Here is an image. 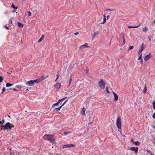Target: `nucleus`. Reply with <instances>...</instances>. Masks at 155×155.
Wrapping results in <instances>:
<instances>
[{"label": "nucleus", "mask_w": 155, "mask_h": 155, "mask_svg": "<svg viewBox=\"0 0 155 155\" xmlns=\"http://www.w3.org/2000/svg\"><path fill=\"white\" fill-rule=\"evenodd\" d=\"M14 127V125L12 124H11L9 122H7L5 124V128L4 129L5 130L9 129H12Z\"/></svg>", "instance_id": "nucleus-1"}, {"label": "nucleus", "mask_w": 155, "mask_h": 155, "mask_svg": "<svg viewBox=\"0 0 155 155\" xmlns=\"http://www.w3.org/2000/svg\"><path fill=\"white\" fill-rule=\"evenodd\" d=\"M98 85L102 89H103L104 88L105 84L102 79H101L99 81L98 83Z\"/></svg>", "instance_id": "nucleus-2"}, {"label": "nucleus", "mask_w": 155, "mask_h": 155, "mask_svg": "<svg viewBox=\"0 0 155 155\" xmlns=\"http://www.w3.org/2000/svg\"><path fill=\"white\" fill-rule=\"evenodd\" d=\"M117 125L118 129L121 128V119L120 117H118L117 120Z\"/></svg>", "instance_id": "nucleus-3"}, {"label": "nucleus", "mask_w": 155, "mask_h": 155, "mask_svg": "<svg viewBox=\"0 0 155 155\" xmlns=\"http://www.w3.org/2000/svg\"><path fill=\"white\" fill-rule=\"evenodd\" d=\"M44 138H47L48 140L51 141H52V139L53 136L50 135L45 134L43 137Z\"/></svg>", "instance_id": "nucleus-4"}, {"label": "nucleus", "mask_w": 155, "mask_h": 155, "mask_svg": "<svg viewBox=\"0 0 155 155\" xmlns=\"http://www.w3.org/2000/svg\"><path fill=\"white\" fill-rule=\"evenodd\" d=\"M75 147V145L74 144H65L63 145V148H70V147Z\"/></svg>", "instance_id": "nucleus-5"}, {"label": "nucleus", "mask_w": 155, "mask_h": 155, "mask_svg": "<svg viewBox=\"0 0 155 155\" xmlns=\"http://www.w3.org/2000/svg\"><path fill=\"white\" fill-rule=\"evenodd\" d=\"M26 84L27 86H33L34 84L33 82V80H30L29 81H28L26 82Z\"/></svg>", "instance_id": "nucleus-6"}, {"label": "nucleus", "mask_w": 155, "mask_h": 155, "mask_svg": "<svg viewBox=\"0 0 155 155\" xmlns=\"http://www.w3.org/2000/svg\"><path fill=\"white\" fill-rule=\"evenodd\" d=\"M129 149L130 150L134 151L136 153H137L138 151V148L137 147H130Z\"/></svg>", "instance_id": "nucleus-7"}, {"label": "nucleus", "mask_w": 155, "mask_h": 155, "mask_svg": "<svg viewBox=\"0 0 155 155\" xmlns=\"http://www.w3.org/2000/svg\"><path fill=\"white\" fill-rule=\"evenodd\" d=\"M88 44L87 43H86L83 45H81L79 47V50H82L84 48L88 47Z\"/></svg>", "instance_id": "nucleus-8"}, {"label": "nucleus", "mask_w": 155, "mask_h": 155, "mask_svg": "<svg viewBox=\"0 0 155 155\" xmlns=\"http://www.w3.org/2000/svg\"><path fill=\"white\" fill-rule=\"evenodd\" d=\"M113 94L114 97V101H117L118 100V96L114 92H113Z\"/></svg>", "instance_id": "nucleus-9"}, {"label": "nucleus", "mask_w": 155, "mask_h": 155, "mask_svg": "<svg viewBox=\"0 0 155 155\" xmlns=\"http://www.w3.org/2000/svg\"><path fill=\"white\" fill-rule=\"evenodd\" d=\"M61 86V84L59 83H57L56 84L54 85V86L55 87V88L57 90L60 89V88Z\"/></svg>", "instance_id": "nucleus-10"}, {"label": "nucleus", "mask_w": 155, "mask_h": 155, "mask_svg": "<svg viewBox=\"0 0 155 155\" xmlns=\"http://www.w3.org/2000/svg\"><path fill=\"white\" fill-rule=\"evenodd\" d=\"M150 58V55L149 54H147V55L144 58V60L146 61L148 60Z\"/></svg>", "instance_id": "nucleus-11"}, {"label": "nucleus", "mask_w": 155, "mask_h": 155, "mask_svg": "<svg viewBox=\"0 0 155 155\" xmlns=\"http://www.w3.org/2000/svg\"><path fill=\"white\" fill-rule=\"evenodd\" d=\"M99 34V31H97L95 32L93 34V40H94V38L97 35H98Z\"/></svg>", "instance_id": "nucleus-12"}, {"label": "nucleus", "mask_w": 155, "mask_h": 155, "mask_svg": "<svg viewBox=\"0 0 155 155\" xmlns=\"http://www.w3.org/2000/svg\"><path fill=\"white\" fill-rule=\"evenodd\" d=\"M133 143L135 145L138 146L140 145V143L138 141H136L134 142H133Z\"/></svg>", "instance_id": "nucleus-13"}, {"label": "nucleus", "mask_w": 155, "mask_h": 155, "mask_svg": "<svg viewBox=\"0 0 155 155\" xmlns=\"http://www.w3.org/2000/svg\"><path fill=\"white\" fill-rule=\"evenodd\" d=\"M143 32H146L148 30V28L147 27L143 28L142 29Z\"/></svg>", "instance_id": "nucleus-14"}, {"label": "nucleus", "mask_w": 155, "mask_h": 155, "mask_svg": "<svg viewBox=\"0 0 155 155\" xmlns=\"http://www.w3.org/2000/svg\"><path fill=\"white\" fill-rule=\"evenodd\" d=\"M44 35H42L41 37V38L39 39L38 41V42H41L44 39Z\"/></svg>", "instance_id": "nucleus-15"}, {"label": "nucleus", "mask_w": 155, "mask_h": 155, "mask_svg": "<svg viewBox=\"0 0 155 155\" xmlns=\"http://www.w3.org/2000/svg\"><path fill=\"white\" fill-rule=\"evenodd\" d=\"M143 51V48H140L139 49L138 51V55H142V52Z\"/></svg>", "instance_id": "nucleus-16"}, {"label": "nucleus", "mask_w": 155, "mask_h": 155, "mask_svg": "<svg viewBox=\"0 0 155 155\" xmlns=\"http://www.w3.org/2000/svg\"><path fill=\"white\" fill-rule=\"evenodd\" d=\"M147 87H146V85H145V87L144 88V89H143V93H144V94H145V93H146L147 92Z\"/></svg>", "instance_id": "nucleus-17"}, {"label": "nucleus", "mask_w": 155, "mask_h": 155, "mask_svg": "<svg viewBox=\"0 0 155 155\" xmlns=\"http://www.w3.org/2000/svg\"><path fill=\"white\" fill-rule=\"evenodd\" d=\"M11 7L14 9H17L18 8V7H15V5L13 3H12V5L11 6Z\"/></svg>", "instance_id": "nucleus-18"}, {"label": "nucleus", "mask_w": 155, "mask_h": 155, "mask_svg": "<svg viewBox=\"0 0 155 155\" xmlns=\"http://www.w3.org/2000/svg\"><path fill=\"white\" fill-rule=\"evenodd\" d=\"M18 24L19 27H22L23 26V25L20 22H18Z\"/></svg>", "instance_id": "nucleus-19"}, {"label": "nucleus", "mask_w": 155, "mask_h": 155, "mask_svg": "<svg viewBox=\"0 0 155 155\" xmlns=\"http://www.w3.org/2000/svg\"><path fill=\"white\" fill-rule=\"evenodd\" d=\"M66 97H64L63 98H62V99H59L57 103H58V104H59L60 102L62 100L65 99H66Z\"/></svg>", "instance_id": "nucleus-20"}, {"label": "nucleus", "mask_w": 155, "mask_h": 155, "mask_svg": "<svg viewBox=\"0 0 155 155\" xmlns=\"http://www.w3.org/2000/svg\"><path fill=\"white\" fill-rule=\"evenodd\" d=\"M34 83H38L39 82V80L38 79H36L34 80H33Z\"/></svg>", "instance_id": "nucleus-21"}, {"label": "nucleus", "mask_w": 155, "mask_h": 155, "mask_svg": "<svg viewBox=\"0 0 155 155\" xmlns=\"http://www.w3.org/2000/svg\"><path fill=\"white\" fill-rule=\"evenodd\" d=\"M104 18H103V21L102 23V24H104L106 22V16L105 15H104Z\"/></svg>", "instance_id": "nucleus-22"}, {"label": "nucleus", "mask_w": 155, "mask_h": 155, "mask_svg": "<svg viewBox=\"0 0 155 155\" xmlns=\"http://www.w3.org/2000/svg\"><path fill=\"white\" fill-rule=\"evenodd\" d=\"M12 85H13L12 84H10V83H7L6 84V86L7 87H10V86H12Z\"/></svg>", "instance_id": "nucleus-23"}, {"label": "nucleus", "mask_w": 155, "mask_h": 155, "mask_svg": "<svg viewBox=\"0 0 155 155\" xmlns=\"http://www.w3.org/2000/svg\"><path fill=\"white\" fill-rule=\"evenodd\" d=\"M61 108H62V106H61L58 108H56L55 109V110L57 111H59Z\"/></svg>", "instance_id": "nucleus-24"}, {"label": "nucleus", "mask_w": 155, "mask_h": 155, "mask_svg": "<svg viewBox=\"0 0 155 155\" xmlns=\"http://www.w3.org/2000/svg\"><path fill=\"white\" fill-rule=\"evenodd\" d=\"M1 129H3L4 131L5 130V129H4V128H5V125H1Z\"/></svg>", "instance_id": "nucleus-25"}, {"label": "nucleus", "mask_w": 155, "mask_h": 155, "mask_svg": "<svg viewBox=\"0 0 155 155\" xmlns=\"http://www.w3.org/2000/svg\"><path fill=\"white\" fill-rule=\"evenodd\" d=\"M85 109L84 108H83L82 110V112L84 115L85 114Z\"/></svg>", "instance_id": "nucleus-26"}, {"label": "nucleus", "mask_w": 155, "mask_h": 155, "mask_svg": "<svg viewBox=\"0 0 155 155\" xmlns=\"http://www.w3.org/2000/svg\"><path fill=\"white\" fill-rule=\"evenodd\" d=\"M48 76V75H47L45 77H41V79L42 80H44V79H45V78H47Z\"/></svg>", "instance_id": "nucleus-27"}, {"label": "nucleus", "mask_w": 155, "mask_h": 155, "mask_svg": "<svg viewBox=\"0 0 155 155\" xmlns=\"http://www.w3.org/2000/svg\"><path fill=\"white\" fill-rule=\"evenodd\" d=\"M71 133V132L70 131H67L64 132V134L65 135H68V134Z\"/></svg>", "instance_id": "nucleus-28"}, {"label": "nucleus", "mask_w": 155, "mask_h": 155, "mask_svg": "<svg viewBox=\"0 0 155 155\" xmlns=\"http://www.w3.org/2000/svg\"><path fill=\"white\" fill-rule=\"evenodd\" d=\"M153 109L155 110V101H154L153 102Z\"/></svg>", "instance_id": "nucleus-29"}, {"label": "nucleus", "mask_w": 155, "mask_h": 155, "mask_svg": "<svg viewBox=\"0 0 155 155\" xmlns=\"http://www.w3.org/2000/svg\"><path fill=\"white\" fill-rule=\"evenodd\" d=\"M121 35L122 37V39H124L125 38H124V34L123 32H122L121 33Z\"/></svg>", "instance_id": "nucleus-30"}, {"label": "nucleus", "mask_w": 155, "mask_h": 155, "mask_svg": "<svg viewBox=\"0 0 155 155\" xmlns=\"http://www.w3.org/2000/svg\"><path fill=\"white\" fill-rule=\"evenodd\" d=\"M13 18H11L9 20V23L12 24V19Z\"/></svg>", "instance_id": "nucleus-31"}, {"label": "nucleus", "mask_w": 155, "mask_h": 155, "mask_svg": "<svg viewBox=\"0 0 155 155\" xmlns=\"http://www.w3.org/2000/svg\"><path fill=\"white\" fill-rule=\"evenodd\" d=\"M133 48H134V46H131L129 47L128 50H132L133 49Z\"/></svg>", "instance_id": "nucleus-32"}, {"label": "nucleus", "mask_w": 155, "mask_h": 155, "mask_svg": "<svg viewBox=\"0 0 155 155\" xmlns=\"http://www.w3.org/2000/svg\"><path fill=\"white\" fill-rule=\"evenodd\" d=\"M59 104L58 103H56L52 105V107H54V106H57L58 104Z\"/></svg>", "instance_id": "nucleus-33"}, {"label": "nucleus", "mask_w": 155, "mask_h": 155, "mask_svg": "<svg viewBox=\"0 0 155 155\" xmlns=\"http://www.w3.org/2000/svg\"><path fill=\"white\" fill-rule=\"evenodd\" d=\"M139 55V56L138 59V60H141V59H142V55Z\"/></svg>", "instance_id": "nucleus-34"}, {"label": "nucleus", "mask_w": 155, "mask_h": 155, "mask_svg": "<svg viewBox=\"0 0 155 155\" xmlns=\"http://www.w3.org/2000/svg\"><path fill=\"white\" fill-rule=\"evenodd\" d=\"M3 79L2 78L1 76H0V83H1L2 82Z\"/></svg>", "instance_id": "nucleus-35"}, {"label": "nucleus", "mask_w": 155, "mask_h": 155, "mask_svg": "<svg viewBox=\"0 0 155 155\" xmlns=\"http://www.w3.org/2000/svg\"><path fill=\"white\" fill-rule=\"evenodd\" d=\"M28 16H31V12H30V11H28Z\"/></svg>", "instance_id": "nucleus-36"}, {"label": "nucleus", "mask_w": 155, "mask_h": 155, "mask_svg": "<svg viewBox=\"0 0 155 155\" xmlns=\"http://www.w3.org/2000/svg\"><path fill=\"white\" fill-rule=\"evenodd\" d=\"M68 101V100L67 99L64 103L61 106H62V107L66 104V102L67 101Z\"/></svg>", "instance_id": "nucleus-37"}, {"label": "nucleus", "mask_w": 155, "mask_h": 155, "mask_svg": "<svg viewBox=\"0 0 155 155\" xmlns=\"http://www.w3.org/2000/svg\"><path fill=\"white\" fill-rule=\"evenodd\" d=\"M106 90L107 92L108 93H109V90H108V87H106Z\"/></svg>", "instance_id": "nucleus-38"}, {"label": "nucleus", "mask_w": 155, "mask_h": 155, "mask_svg": "<svg viewBox=\"0 0 155 155\" xmlns=\"http://www.w3.org/2000/svg\"><path fill=\"white\" fill-rule=\"evenodd\" d=\"M140 25V24L138 26H133L134 28H137Z\"/></svg>", "instance_id": "nucleus-39"}, {"label": "nucleus", "mask_w": 155, "mask_h": 155, "mask_svg": "<svg viewBox=\"0 0 155 155\" xmlns=\"http://www.w3.org/2000/svg\"><path fill=\"white\" fill-rule=\"evenodd\" d=\"M4 27L6 29H7V30L9 29L8 27V26H6V25H5Z\"/></svg>", "instance_id": "nucleus-40"}, {"label": "nucleus", "mask_w": 155, "mask_h": 155, "mask_svg": "<svg viewBox=\"0 0 155 155\" xmlns=\"http://www.w3.org/2000/svg\"><path fill=\"white\" fill-rule=\"evenodd\" d=\"M152 117H153V118H155V112L154 113Z\"/></svg>", "instance_id": "nucleus-41"}, {"label": "nucleus", "mask_w": 155, "mask_h": 155, "mask_svg": "<svg viewBox=\"0 0 155 155\" xmlns=\"http://www.w3.org/2000/svg\"><path fill=\"white\" fill-rule=\"evenodd\" d=\"M114 9L111 10L110 9H106V11H114Z\"/></svg>", "instance_id": "nucleus-42"}, {"label": "nucleus", "mask_w": 155, "mask_h": 155, "mask_svg": "<svg viewBox=\"0 0 155 155\" xmlns=\"http://www.w3.org/2000/svg\"><path fill=\"white\" fill-rule=\"evenodd\" d=\"M5 90V88L4 87H3L2 90V93Z\"/></svg>", "instance_id": "nucleus-43"}, {"label": "nucleus", "mask_w": 155, "mask_h": 155, "mask_svg": "<svg viewBox=\"0 0 155 155\" xmlns=\"http://www.w3.org/2000/svg\"><path fill=\"white\" fill-rule=\"evenodd\" d=\"M128 28H134V26H128Z\"/></svg>", "instance_id": "nucleus-44"}, {"label": "nucleus", "mask_w": 155, "mask_h": 155, "mask_svg": "<svg viewBox=\"0 0 155 155\" xmlns=\"http://www.w3.org/2000/svg\"><path fill=\"white\" fill-rule=\"evenodd\" d=\"M123 39V43H124V44H125V42H126L125 38Z\"/></svg>", "instance_id": "nucleus-45"}, {"label": "nucleus", "mask_w": 155, "mask_h": 155, "mask_svg": "<svg viewBox=\"0 0 155 155\" xmlns=\"http://www.w3.org/2000/svg\"><path fill=\"white\" fill-rule=\"evenodd\" d=\"M79 34V33L78 32H75L74 33V35H77Z\"/></svg>", "instance_id": "nucleus-46"}, {"label": "nucleus", "mask_w": 155, "mask_h": 155, "mask_svg": "<svg viewBox=\"0 0 155 155\" xmlns=\"http://www.w3.org/2000/svg\"><path fill=\"white\" fill-rule=\"evenodd\" d=\"M72 80V78L71 77H70V78L69 79V81L70 82H71Z\"/></svg>", "instance_id": "nucleus-47"}, {"label": "nucleus", "mask_w": 155, "mask_h": 155, "mask_svg": "<svg viewBox=\"0 0 155 155\" xmlns=\"http://www.w3.org/2000/svg\"><path fill=\"white\" fill-rule=\"evenodd\" d=\"M143 59H141V61H140V63L141 64H143Z\"/></svg>", "instance_id": "nucleus-48"}, {"label": "nucleus", "mask_w": 155, "mask_h": 155, "mask_svg": "<svg viewBox=\"0 0 155 155\" xmlns=\"http://www.w3.org/2000/svg\"><path fill=\"white\" fill-rule=\"evenodd\" d=\"M147 152L148 153H151V152L150 150H147Z\"/></svg>", "instance_id": "nucleus-49"}, {"label": "nucleus", "mask_w": 155, "mask_h": 155, "mask_svg": "<svg viewBox=\"0 0 155 155\" xmlns=\"http://www.w3.org/2000/svg\"><path fill=\"white\" fill-rule=\"evenodd\" d=\"M56 76L57 79H58L59 77V75L58 74H57Z\"/></svg>", "instance_id": "nucleus-50"}, {"label": "nucleus", "mask_w": 155, "mask_h": 155, "mask_svg": "<svg viewBox=\"0 0 155 155\" xmlns=\"http://www.w3.org/2000/svg\"><path fill=\"white\" fill-rule=\"evenodd\" d=\"M131 141L133 143V142H134L135 141H134V140L133 139H132L131 140Z\"/></svg>", "instance_id": "nucleus-51"}, {"label": "nucleus", "mask_w": 155, "mask_h": 155, "mask_svg": "<svg viewBox=\"0 0 155 155\" xmlns=\"http://www.w3.org/2000/svg\"><path fill=\"white\" fill-rule=\"evenodd\" d=\"M141 48H143V45H141Z\"/></svg>", "instance_id": "nucleus-52"}, {"label": "nucleus", "mask_w": 155, "mask_h": 155, "mask_svg": "<svg viewBox=\"0 0 155 155\" xmlns=\"http://www.w3.org/2000/svg\"><path fill=\"white\" fill-rule=\"evenodd\" d=\"M15 91H17V90L15 88H14V89H13Z\"/></svg>", "instance_id": "nucleus-53"}, {"label": "nucleus", "mask_w": 155, "mask_h": 155, "mask_svg": "<svg viewBox=\"0 0 155 155\" xmlns=\"http://www.w3.org/2000/svg\"><path fill=\"white\" fill-rule=\"evenodd\" d=\"M148 38H149V41H151V39H150V38L149 37H148Z\"/></svg>", "instance_id": "nucleus-54"}, {"label": "nucleus", "mask_w": 155, "mask_h": 155, "mask_svg": "<svg viewBox=\"0 0 155 155\" xmlns=\"http://www.w3.org/2000/svg\"><path fill=\"white\" fill-rule=\"evenodd\" d=\"M71 82H70L69 81V86H70V84H71Z\"/></svg>", "instance_id": "nucleus-55"}, {"label": "nucleus", "mask_w": 155, "mask_h": 155, "mask_svg": "<svg viewBox=\"0 0 155 155\" xmlns=\"http://www.w3.org/2000/svg\"><path fill=\"white\" fill-rule=\"evenodd\" d=\"M150 154H151V155H154V154L152 153L151 152Z\"/></svg>", "instance_id": "nucleus-56"}, {"label": "nucleus", "mask_w": 155, "mask_h": 155, "mask_svg": "<svg viewBox=\"0 0 155 155\" xmlns=\"http://www.w3.org/2000/svg\"><path fill=\"white\" fill-rule=\"evenodd\" d=\"M57 79V78H56V80H55V81H57V79Z\"/></svg>", "instance_id": "nucleus-57"}, {"label": "nucleus", "mask_w": 155, "mask_h": 155, "mask_svg": "<svg viewBox=\"0 0 155 155\" xmlns=\"http://www.w3.org/2000/svg\"><path fill=\"white\" fill-rule=\"evenodd\" d=\"M2 121L3 122H4V119H3L2 120Z\"/></svg>", "instance_id": "nucleus-58"}, {"label": "nucleus", "mask_w": 155, "mask_h": 155, "mask_svg": "<svg viewBox=\"0 0 155 155\" xmlns=\"http://www.w3.org/2000/svg\"><path fill=\"white\" fill-rule=\"evenodd\" d=\"M109 17V16L108 15L107 16V18H108Z\"/></svg>", "instance_id": "nucleus-59"}, {"label": "nucleus", "mask_w": 155, "mask_h": 155, "mask_svg": "<svg viewBox=\"0 0 155 155\" xmlns=\"http://www.w3.org/2000/svg\"><path fill=\"white\" fill-rule=\"evenodd\" d=\"M2 123V122L1 121H0V124Z\"/></svg>", "instance_id": "nucleus-60"}, {"label": "nucleus", "mask_w": 155, "mask_h": 155, "mask_svg": "<svg viewBox=\"0 0 155 155\" xmlns=\"http://www.w3.org/2000/svg\"><path fill=\"white\" fill-rule=\"evenodd\" d=\"M8 117H10V116L9 115H8Z\"/></svg>", "instance_id": "nucleus-61"}]
</instances>
